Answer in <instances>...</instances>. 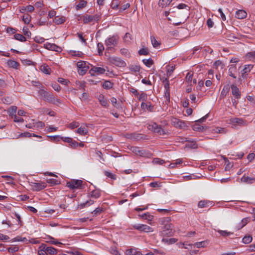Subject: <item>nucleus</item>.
Returning <instances> with one entry per match:
<instances>
[{"label":"nucleus","mask_w":255,"mask_h":255,"mask_svg":"<svg viewBox=\"0 0 255 255\" xmlns=\"http://www.w3.org/2000/svg\"><path fill=\"white\" fill-rule=\"evenodd\" d=\"M171 219L169 217L162 218L161 219V224L163 226L162 230L159 232L160 236L165 237L172 236L174 234V230L173 229V225L169 223Z\"/></svg>","instance_id":"nucleus-1"},{"label":"nucleus","mask_w":255,"mask_h":255,"mask_svg":"<svg viewBox=\"0 0 255 255\" xmlns=\"http://www.w3.org/2000/svg\"><path fill=\"white\" fill-rule=\"evenodd\" d=\"M37 91H38L39 96L45 101L53 103L59 102L58 100L55 99L51 93L47 92L44 89V87H43V88L39 87V89H37Z\"/></svg>","instance_id":"nucleus-2"},{"label":"nucleus","mask_w":255,"mask_h":255,"mask_svg":"<svg viewBox=\"0 0 255 255\" xmlns=\"http://www.w3.org/2000/svg\"><path fill=\"white\" fill-rule=\"evenodd\" d=\"M213 68L215 69L216 72V78L217 80H220L221 75L224 72V68H225L224 64L220 60H216L213 64Z\"/></svg>","instance_id":"nucleus-3"},{"label":"nucleus","mask_w":255,"mask_h":255,"mask_svg":"<svg viewBox=\"0 0 255 255\" xmlns=\"http://www.w3.org/2000/svg\"><path fill=\"white\" fill-rule=\"evenodd\" d=\"M90 64L86 61H81L78 62L77 66L78 72L81 75H84L89 68Z\"/></svg>","instance_id":"nucleus-4"},{"label":"nucleus","mask_w":255,"mask_h":255,"mask_svg":"<svg viewBox=\"0 0 255 255\" xmlns=\"http://www.w3.org/2000/svg\"><path fill=\"white\" fill-rule=\"evenodd\" d=\"M119 37L117 34H114L109 36L105 40V44L109 48L116 46L119 41Z\"/></svg>","instance_id":"nucleus-5"},{"label":"nucleus","mask_w":255,"mask_h":255,"mask_svg":"<svg viewBox=\"0 0 255 255\" xmlns=\"http://www.w3.org/2000/svg\"><path fill=\"white\" fill-rule=\"evenodd\" d=\"M100 16L99 14L94 15L86 14L83 16V21L84 24H87L90 22L94 23L100 20Z\"/></svg>","instance_id":"nucleus-6"},{"label":"nucleus","mask_w":255,"mask_h":255,"mask_svg":"<svg viewBox=\"0 0 255 255\" xmlns=\"http://www.w3.org/2000/svg\"><path fill=\"white\" fill-rule=\"evenodd\" d=\"M129 149L135 155H139L141 157L147 156L148 154V153L146 150L141 149L138 147L130 146V147L129 148Z\"/></svg>","instance_id":"nucleus-7"},{"label":"nucleus","mask_w":255,"mask_h":255,"mask_svg":"<svg viewBox=\"0 0 255 255\" xmlns=\"http://www.w3.org/2000/svg\"><path fill=\"white\" fill-rule=\"evenodd\" d=\"M133 228L139 231L144 233L152 232L153 229L147 225L137 224L133 225Z\"/></svg>","instance_id":"nucleus-8"},{"label":"nucleus","mask_w":255,"mask_h":255,"mask_svg":"<svg viewBox=\"0 0 255 255\" xmlns=\"http://www.w3.org/2000/svg\"><path fill=\"white\" fill-rule=\"evenodd\" d=\"M109 60L112 64L120 67H125L126 65V62L124 60L118 57H111L110 58Z\"/></svg>","instance_id":"nucleus-9"},{"label":"nucleus","mask_w":255,"mask_h":255,"mask_svg":"<svg viewBox=\"0 0 255 255\" xmlns=\"http://www.w3.org/2000/svg\"><path fill=\"white\" fill-rule=\"evenodd\" d=\"M172 124L176 128H179L181 129L186 128H187L186 123L178 119L173 118L171 119Z\"/></svg>","instance_id":"nucleus-10"},{"label":"nucleus","mask_w":255,"mask_h":255,"mask_svg":"<svg viewBox=\"0 0 255 255\" xmlns=\"http://www.w3.org/2000/svg\"><path fill=\"white\" fill-rule=\"evenodd\" d=\"M91 66L92 67L89 70V73L92 76L102 74L104 73L106 71L105 69L103 67L93 66L92 65H91Z\"/></svg>","instance_id":"nucleus-11"},{"label":"nucleus","mask_w":255,"mask_h":255,"mask_svg":"<svg viewBox=\"0 0 255 255\" xmlns=\"http://www.w3.org/2000/svg\"><path fill=\"white\" fill-rule=\"evenodd\" d=\"M230 124L233 126H244L247 125V122L242 118H235L230 120Z\"/></svg>","instance_id":"nucleus-12"},{"label":"nucleus","mask_w":255,"mask_h":255,"mask_svg":"<svg viewBox=\"0 0 255 255\" xmlns=\"http://www.w3.org/2000/svg\"><path fill=\"white\" fill-rule=\"evenodd\" d=\"M82 181L81 180H73L67 182V186L71 189H78L81 187Z\"/></svg>","instance_id":"nucleus-13"},{"label":"nucleus","mask_w":255,"mask_h":255,"mask_svg":"<svg viewBox=\"0 0 255 255\" xmlns=\"http://www.w3.org/2000/svg\"><path fill=\"white\" fill-rule=\"evenodd\" d=\"M44 47L45 48L51 51H54L56 52H61L62 50L61 48L56 45L54 43H51L49 42H46L44 44Z\"/></svg>","instance_id":"nucleus-14"},{"label":"nucleus","mask_w":255,"mask_h":255,"mask_svg":"<svg viewBox=\"0 0 255 255\" xmlns=\"http://www.w3.org/2000/svg\"><path fill=\"white\" fill-rule=\"evenodd\" d=\"M169 81H166L164 84V97L166 98L165 103L168 104L170 102V89Z\"/></svg>","instance_id":"nucleus-15"},{"label":"nucleus","mask_w":255,"mask_h":255,"mask_svg":"<svg viewBox=\"0 0 255 255\" xmlns=\"http://www.w3.org/2000/svg\"><path fill=\"white\" fill-rule=\"evenodd\" d=\"M254 65L252 64L245 65L243 69L241 70V74L243 78H247L246 75L253 69Z\"/></svg>","instance_id":"nucleus-16"},{"label":"nucleus","mask_w":255,"mask_h":255,"mask_svg":"<svg viewBox=\"0 0 255 255\" xmlns=\"http://www.w3.org/2000/svg\"><path fill=\"white\" fill-rule=\"evenodd\" d=\"M31 186L35 191H39L46 187V183L44 182L39 183L32 182Z\"/></svg>","instance_id":"nucleus-17"},{"label":"nucleus","mask_w":255,"mask_h":255,"mask_svg":"<svg viewBox=\"0 0 255 255\" xmlns=\"http://www.w3.org/2000/svg\"><path fill=\"white\" fill-rule=\"evenodd\" d=\"M232 95L237 99L241 98V92L239 88L235 85H232L231 86Z\"/></svg>","instance_id":"nucleus-18"},{"label":"nucleus","mask_w":255,"mask_h":255,"mask_svg":"<svg viewBox=\"0 0 255 255\" xmlns=\"http://www.w3.org/2000/svg\"><path fill=\"white\" fill-rule=\"evenodd\" d=\"M185 141L187 142L186 144V147H189L193 149L197 148L198 145L195 140H190L188 138H185Z\"/></svg>","instance_id":"nucleus-19"},{"label":"nucleus","mask_w":255,"mask_h":255,"mask_svg":"<svg viewBox=\"0 0 255 255\" xmlns=\"http://www.w3.org/2000/svg\"><path fill=\"white\" fill-rule=\"evenodd\" d=\"M229 75L233 77L234 79H236L237 77V71H236V67L235 64H231L230 66V68L229 69L228 71Z\"/></svg>","instance_id":"nucleus-20"},{"label":"nucleus","mask_w":255,"mask_h":255,"mask_svg":"<svg viewBox=\"0 0 255 255\" xmlns=\"http://www.w3.org/2000/svg\"><path fill=\"white\" fill-rule=\"evenodd\" d=\"M241 182L247 184L253 183L255 182V177H249L244 175L241 179Z\"/></svg>","instance_id":"nucleus-21"},{"label":"nucleus","mask_w":255,"mask_h":255,"mask_svg":"<svg viewBox=\"0 0 255 255\" xmlns=\"http://www.w3.org/2000/svg\"><path fill=\"white\" fill-rule=\"evenodd\" d=\"M247 12L244 10H238L236 12L235 16L238 19H243L246 17Z\"/></svg>","instance_id":"nucleus-22"},{"label":"nucleus","mask_w":255,"mask_h":255,"mask_svg":"<svg viewBox=\"0 0 255 255\" xmlns=\"http://www.w3.org/2000/svg\"><path fill=\"white\" fill-rule=\"evenodd\" d=\"M7 64L9 67L17 69L19 65L18 62L11 59H9L7 61Z\"/></svg>","instance_id":"nucleus-23"},{"label":"nucleus","mask_w":255,"mask_h":255,"mask_svg":"<svg viewBox=\"0 0 255 255\" xmlns=\"http://www.w3.org/2000/svg\"><path fill=\"white\" fill-rule=\"evenodd\" d=\"M192 129L194 131L203 132L206 130V127L203 126H201L198 124H195L192 126Z\"/></svg>","instance_id":"nucleus-24"},{"label":"nucleus","mask_w":255,"mask_h":255,"mask_svg":"<svg viewBox=\"0 0 255 255\" xmlns=\"http://www.w3.org/2000/svg\"><path fill=\"white\" fill-rule=\"evenodd\" d=\"M166 68L167 77L165 79V80H167V79L170 77L175 70V65H167L166 66Z\"/></svg>","instance_id":"nucleus-25"},{"label":"nucleus","mask_w":255,"mask_h":255,"mask_svg":"<svg viewBox=\"0 0 255 255\" xmlns=\"http://www.w3.org/2000/svg\"><path fill=\"white\" fill-rule=\"evenodd\" d=\"M41 71L47 75H49L51 72V69L46 64H43L40 66V68Z\"/></svg>","instance_id":"nucleus-26"},{"label":"nucleus","mask_w":255,"mask_h":255,"mask_svg":"<svg viewBox=\"0 0 255 255\" xmlns=\"http://www.w3.org/2000/svg\"><path fill=\"white\" fill-rule=\"evenodd\" d=\"M245 56L248 60L255 62V50L248 52Z\"/></svg>","instance_id":"nucleus-27"},{"label":"nucleus","mask_w":255,"mask_h":255,"mask_svg":"<svg viewBox=\"0 0 255 255\" xmlns=\"http://www.w3.org/2000/svg\"><path fill=\"white\" fill-rule=\"evenodd\" d=\"M208 244L207 241H204L200 242H196L194 244H188V246H194L198 248L205 247Z\"/></svg>","instance_id":"nucleus-28"},{"label":"nucleus","mask_w":255,"mask_h":255,"mask_svg":"<svg viewBox=\"0 0 255 255\" xmlns=\"http://www.w3.org/2000/svg\"><path fill=\"white\" fill-rule=\"evenodd\" d=\"M98 99L101 104L105 107H107L108 105V102L107 100L105 98L104 96L103 95H99L98 97Z\"/></svg>","instance_id":"nucleus-29"},{"label":"nucleus","mask_w":255,"mask_h":255,"mask_svg":"<svg viewBox=\"0 0 255 255\" xmlns=\"http://www.w3.org/2000/svg\"><path fill=\"white\" fill-rule=\"evenodd\" d=\"M131 139L139 140L141 139H143V135L139 133H132L130 135V136L128 137Z\"/></svg>","instance_id":"nucleus-30"},{"label":"nucleus","mask_w":255,"mask_h":255,"mask_svg":"<svg viewBox=\"0 0 255 255\" xmlns=\"http://www.w3.org/2000/svg\"><path fill=\"white\" fill-rule=\"evenodd\" d=\"M172 1V0H159L158 5L162 7H165L168 5Z\"/></svg>","instance_id":"nucleus-31"},{"label":"nucleus","mask_w":255,"mask_h":255,"mask_svg":"<svg viewBox=\"0 0 255 255\" xmlns=\"http://www.w3.org/2000/svg\"><path fill=\"white\" fill-rule=\"evenodd\" d=\"M251 221L250 217H246L243 219L239 224V228L241 229L245 227Z\"/></svg>","instance_id":"nucleus-32"},{"label":"nucleus","mask_w":255,"mask_h":255,"mask_svg":"<svg viewBox=\"0 0 255 255\" xmlns=\"http://www.w3.org/2000/svg\"><path fill=\"white\" fill-rule=\"evenodd\" d=\"M94 201L92 200L87 201L85 203H81L78 205V208L83 209L94 204Z\"/></svg>","instance_id":"nucleus-33"},{"label":"nucleus","mask_w":255,"mask_h":255,"mask_svg":"<svg viewBox=\"0 0 255 255\" xmlns=\"http://www.w3.org/2000/svg\"><path fill=\"white\" fill-rule=\"evenodd\" d=\"M77 132L82 135H84L88 132V130L85 127H81L77 129Z\"/></svg>","instance_id":"nucleus-34"},{"label":"nucleus","mask_w":255,"mask_h":255,"mask_svg":"<svg viewBox=\"0 0 255 255\" xmlns=\"http://www.w3.org/2000/svg\"><path fill=\"white\" fill-rule=\"evenodd\" d=\"M53 21L56 24H60L65 21V17L63 16L59 17L58 16H55L53 19Z\"/></svg>","instance_id":"nucleus-35"},{"label":"nucleus","mask_w":255,"mask_h":255,"mask_svg":"<svg viewBox=\"0 0 255 255\" xmlns=\"http://www.w3.org/2000/svg\"><path fill=\"white\" fill-rule=\"evenodd\" d=\"M100 196V191L98 189L93 190L90 193V196L96 199L98 198Z\"/></svg>","instance_id":"nucleus-36"},{"label":"nucleus","mask_w":255,"mask_h":255,"mask_svg":"<svg viewBox=\"0 0 255 255\" xmlns=\"http://www.w3.org/2000/svg\"><path fill=\"white\" fill-rule=\"evenodd\" d=\"M216 72L214 69H210L208 71L207 74V78L209 79H213L214 78V76L216 77Z\"/></svg>","instance_id":"nucleus-37"},{"label":"nucleus","mask_w":255,"mask_h":255,"mask_svg":"<svg viewBox=\"0 0 255 255\" xmlns=\"http://www.w3.org/2000/svg\"><path fill=\"white\" fill-rule=\"evenodd\" d=\"M17 109V108L16 106L10 107L8 110L9 116H10L11 117H13V116L16 115Z\"/></svg>","instance_id":"nucleus-38"},{"label":"nucleus","mask_w":255,"mask_h":255,"mask_svg":"<svg viewBox=\"0 0 255 255\" xmlns=\"http://www.w3.org/2000/svg\"><path fill=\"white\" fill-rule=\"evenodd\" d=\"M14 38L21 42H25L26 40V38L21 34L16 33L14 35Z\"/></svg>","instance_id":"nucleus-39"},{"label":"nucleus","mask_w":255,"mask_h":255,"mask_svg":"<svg viewBox=\"0 0 255 255\" xmlns=\"http://www.w3.org/2000/svg\"><path fill=\"white\" fill-rule=\"evenodd\" d=\"M87 3V2L86 1L83 0H80V1L76 6V9L79 10L83 8L86 6Z\"/></svg>","instance_id":"nucleus-40"},{"label":"nucleus","mask_w":255,"mask_h":255,"mask_svg":"<svg viewBox=\"0 0 255 255\" xmlns=\"http://www.w3.org/2000/svg\"><path fill=\"white\" fill-rule=\"evenodd\" d=\"M230 89V87L228 84L225 85L221 91V95L222 96H225L229 93Z\"/></svg>","instance_id":"nucleus-41"},{"label":"nucleus","mask_w":255,"mask_h":255,"mask_svg":"<svg viewBox=\"0 0 255 255\" xmlns=\"http://www.w3.org/2000/svg\"><path fill=\"white\" fill-rule=\"evenodd\" d=\"M177 241V239L175 238H171V239H165L163 238L162 239V242L165 243H167L168 244H173L176 243Z\"/></svg>","instance_id":"nucleus-42"},{"label":"nucleus","mask_w":255,"mask_h":255,"mask_svg":"<svg viewBox=\"0 0 255 255\" xmlns=\"http://www.w3.org/2000/svg\"><path fill=\"white\" fill-rule=\"evenodd\" d=\"M150 39L153 47L157 48L161 43L154 36H151Z\"/></svg>","instance_id":"nucleus-43"},{"label":"nucleus","mask_w":255,"mask_h":255,"mask_svg":"<svg viewBox=\"0 0 255 255\" xmlns=\"http://www.w3.org/2000/svg\"><path fill=\"white\" fill-rule=\"evenodd\" d=\"M97 48L99 55L103 54V52L104 50V46L102 43L99 42L97 44Z\"/></svg>","instance_id":"nucleus-44"},{"label":"nucleus","mask_w":255,"mask_h":255,"mask_svg":"<svg viewBox=\"0 0 255 255\" xmlns=\"http://www.w3.org/2000/svg\"><path fill=\"white\" fill-rule=\"evenodd\" d=\"M139 216L140 217V218L144 219H147L149 221H151L153 218V216L150 215L149 213H145L142 215H139Z\"/></svg>","instance_id":"nucleus-45"},{"label":"nucleus","mask_w":255,"mask_h":255,"mask_svg":"<svg viewBox=\"0 0 255 255\" xmlns=\"http://www.w3.org/2000/svg\"><path fill=\"white\" fill-rule=\"evenodd\" d=\"M126 255H136L137 254L136 249L135 248H131L128 249L126 252Z\"/></svg>","instance_id":"nucleus-46"},{"label":"nucleus","mask_w":255,"mask_h":255,"mask_svg":"<svg viewBox=\"0 0 255 255\" xmlns=\"http://www.w3.org/2000/svg\"><path fill=\"white\" fill-rule=\"evenodd\" d=\"M154 132L157 133L159 135H164L166 133L161 126L159 125H158Z\"/></svg>","instance_id":"nucleus-47"},{"label":"nucleus","mask_w":255,"mask_h":255,"mask_svg":"<svg viewBox=\"0 0 255 255\" xmlns=\"http://www.w3.org/2000/svg\"><path fill=\"white\" fill-rule=\"evenodd\" d=\"M57 253V250L55 248L52 247H49L47 249V255L49 254L50 255H55Z\"/></svg>","instance_id":"nucleus-48"},{"label":"nucleus","mask_w":255,"mask_h":255,"mask_svg":"<svg viewBox=\"0 0 255 255\" xmlns=\"http://www.w3.org/2000/svg\"><path fill=\"white\" fill-rule=\"evenodd\" d=\"M103 87L106 89H109L113 87V83L111 81H105V82L103 84Z\"/></svg>","instance_id":"nucleus-49"},{"label":"nucleus","mask_w":255,"mask_h":255,"mask_svg":"<svg viewBox=\"0 0 255 255\" xmlns=\"http://www.w3.org/2000/svg\"><path fill=\"white\" fill-rule=\"evenodd\" d=\"M252 237L250 235L245 236L243 239V242L244 244H247L250 243L252 241Z\"/></svg>","instance_id":"nucleus-50"},{"label":"nucleus","mask_w":255,"mask_h":255,"mask_svg":"<svg viewBox=\"0 0 255 255\" xmlns=\"http://www.w3.org/2000/svg\"><path fill=\"white\" fill-rule=\"evenodd\" d=\"M143 63L148 67H151V66L153 64V60L151 58H149L147 59H144L142 60Z\"/></svg>","instance_id":"nucleus-51"},{"label":"nucleus","mask_w":255,"mask_h":255,"mask_svg":"<svg viewBox=\"0 0 255 255\" xmlns=\"http://www.w3.org/2000/svg\"><path fill=\"white\" fill-rule=\"evenodd\" d=\"M158 125H157L156 123H153L150 124H149L147 126V128L149 130H151L154 132Z\"/></svg>","instance_id":"nucleus-52"},{"label":"nucleus","mask_w":255,"mask_h":255,"mask_svg":"<svg viewBox=\"0 0 255 255\" xmlns=\"http://www.w3.org/2000/svg\"><path fill=\"white\" fill-rule=\"evenodd\" d=\"M105 175L107 176L109 178H110L113 180H116L117 179V176L115 174H113L112 173L108 171H104Z\"/></svg>","instance_id":"nucleus-53"},{"label":"nucleus","mask_w":255,"mask_h":255,"mask_svg":"<svg viewBox=\"0 0 255 255\" xmlns=\"http://www.w3.org/2000/svg\"><path fill=\"white\" fill-rule=\"evenodd\" d=\"M212 133H224L225 132V129L223 128H215L212 129Z\"/></svg>","instance_id":"nucleus-54"},{"label":"nucleus","mask_w":255,"mask_h":255,"mask_svg":"<svg viewBox=\"0 0 255 255\" xmlns=\"http://www.w3.org/2000/svg\"><path fill=\"white\" fill-rule=\"evenodd\" d=\"M76 85L78 89H84L85 86V82L84 81H76Z\"/></svg>","instance_id":"nucleus-55"},{"label":"nucleus","mask_w":255,"mask_h":255,"mask_svg":"<svg viewBox=\"0 0 255 255\" xmlns=\"http://www.w3.org/2000/svg\"><path fill=\"white\" fill-rule=\"evenodd\" d=\"M22 20L25 23L28 24L31 20V16L28 14H25L23 16Z\"/></svg>","instance_id":"nucleus-56"},{"label":"nucleus","mask_w":255,"mask_h":255,"mask_svg":"<svg viewBox=\"0 0 255 255\" xmlns=\"http://www.w3.org/2000/svg\"><path fill=\"white\" fill-rule=\"evenodd\" d=\"M132 39L131 35L129 33H126L124 37V40L126 42H130Z\"/></svg>","instance_id":"nucleus-57"},{"label":"nucleus","mask_w":255,"mask_h":255,"mask_svg":"<svg viewBox=\"0 0 255 255\" xmlns=\"http://www.w3.org/2000/svg\"><path fill=\"white\" fill-rule=\"evenodd\" d=\"M209 202L205 200H202L199 202L198 207L200 208H204L208 206L207 205Z\"/></svg>","instance_id":"nucleus-58"},{"label":"nucleus","mask_w":255,"mask_h":255,"mask_svg":"<svg viewBox=\"0 0 255 255\" xmlns=\"http://www.w3.org/2000/svg\"><path fill=\"white\" fill-rule=\"evenodd\" d=\"M218 232L220 234V235L224 237L228 236L231 234H233L232 233L228 232L227 231L218 230Z\"/></svg>","instance_id":"nucleus-59"},{"label":"nucleus","mask_w":255,"mask_h":255,"mask_svg":"<svg viewBox=\"0 0 255 255\" xmlns=\"http://www.w3.org/2000/svg\"><path fill=\"white\" fill-rule=\"evenodd\" d=\"M22 30H23V34L25 36H26L28 37H30L31 33L30 31L29 30V29L28 28V27H24L23 28Z\"/></svg>","instance_id":"nucleus-60"},{"label":"nucleus","mask_w":255,"mask_h":255,"mask_svg":"<svg viewBox=\"0 0 255 255\" xmlns=\"http://www.w3.org/2000/svg\"><path fill=\"white\" fill-rule=\"evenodd\" d=\"M139 55H147L148 54V50L147 48H142L138 52Z\"/></svg>","instance_id":"nucleus-61"},{"label":"nucleus","mask_w":255,"mask_h":255,"mask_svg":"<svg viewBox=\"0 0 255 255\" xmlns=\"http://www.w3.org/2000/svg\"><path fill=\"white\" fill-rule=\"evenodd\" d=\"M77 36L78 37L79 39L81 40V41L85 45H86V39L83 36L82 33L80 32H78L76 34Z\"/></svg>","instance_id":"nucleus-62"},{"label":"nucleus","mask_w":255,"mask_h":255,"mask_svg":"<svg viewBox=\"0 0 255 255\" xmlns=\"http://www.w3.org/2000/svg\"><path fill=\"white\" fill-rule=\"evenodd\" d=\"M13 119V121L15 123H22L23 122V119L22 118L19 117L16 115L11 117Z\"/></svg>","instance_id":"nucleus-63"},{"label":"nucleus","mask_w":255,"mask_h":255,"mask_svg":"<svg viewBox=\"0 0 255 255\" xmlns=\"http://www.w3.org/2000/svg\"><path fill=\"white\" fill-rule=\"evenodd\" d=\"M110 252L113 255H121L116 247H112L110 249Z\"/></svg>","instance_id":"nucleus-64"}]
</instances>
